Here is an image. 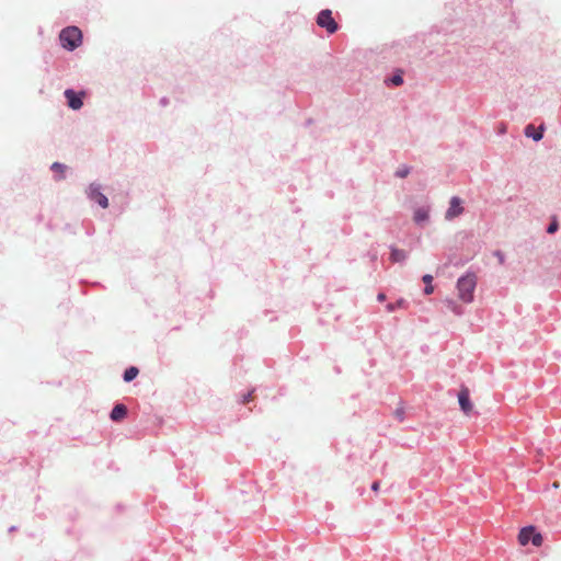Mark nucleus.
Returning a JSON list of instances; mask_svg holds the SVG:
<instances>
[{"mask_svg": "<svg viewBox=\"0 0 561 561\" xmlns=\"http://www.w3.org/2000/svg\"><path fill=\"white\" fill-rule=\"evenodd\" d=\"M518 540H519L520 545H523V546H526L529 542H531L534 546L539 547L542 543L541 535L536 533L535 528L531 526L524 527L520 530V533L518 535Z\"/></svg>", "mask_w": 561, "mask_h": 561, "instance_id": "3", "label": "nucleus"}, {"mask_svg": "<svg viewBox=\"0 0 561 561\" xmlns=\"http://www.w3.org/2000/svg\"><path fill=\"white\" fill-rule=\"evenodd\" d=\"M385 299H386V295H385L383 293H379V294L377 295V300H378V301H380V302H381V301H383Z\"/></svg>", "mask_w": 561, "mask_h": 561, "instance_id": "22", "label": "nucleus"}, {"mask_svg": "<svg viewBox=\"0 0 561 561\" xmlns=\"http://www.w3.org/2000/svg\"><path fill=\"white\" fill-rule=\"evenodd\" d=\"M250 397H251V393H248L247 396H244V402L249 401L250 400Z\"/></svg>", "mask_w": 561, "mask_h": 561, "instance_id": "24", "label": "nucleus"}, {"mask_svg": "<svg viewBox=\"0 0 561 561\" xmlns=\"http://www.w3.org/2000/svg\"><path fill=\"white\" fill-rule=\"evenodd\" d=\"M138 375V369L136 367H129L124 373V380L129 382L134 380Z\"/></svg>", "mask_w": 561, "mask_h": 561, "instance_id": "16", "label": "nucleus"}, {"mask_svg": "<svg viewBox=\"0 0 561 561\" xmlns=\"http://www.w3.org/2000/svg\"><path fill=\"white\" fill-rule=\"evenodd\" d=\"M463 211L465 208L462 206V201L457 196H453L449 201V207L445 213V219L448 221L454 220L455 218L462 215Z\"/></svg>", "mask_w": 561, "mask_h": 561, "instance_id": "6", "label": "nucleus"}, {"mask_svg": "<svg viewBox=\"0 0 561 561\" xmlns=\"http://www.w3.org/2000/svg\"><path fill=\"white\" fill-rule=\"evenodd\" d=\"M408 259V253L404 250L392 247L390 260L393 263H403Z\"/></svg>", "mask_w": 561, "mask_h": 561, "instance_id": "10", "label": "nucleus"}, {"mask_svg": "<svg viewBox=\"0 0 561 561\" xmlns=\"http://www.w3.org/2000/svg\"><path fill=\"white\" fill-rule=\"evenodd\" d=\"M495 255L497 256V259L500 260L501 263L504 262V255L502 252L497 251V252H495Z\"/></svg>", "mask_w": 561, "mask_h": 561, "instance_id": "21", "label": "nucleus"}, {"mask_svg": "<svg viewBox=\"0 0 561 561\" xmlns=\"http://www.w3.org/2000/svg\"><path fill=\"white\" fill-rule=\"evenodd\" d=\"M66 169H67L66 165L62 164V163H59V162H54L51 164V170L54 172L58 173V179L59 180L64 178V173H65Z\"/></svg>", "mask_w": 561, "mask_h": 561, "instance_id": "17", "label": "nucleus"}, {"mask_svg": "<svg viewBox=\"0 0 561 561\" xmlns=\"http://www.w3.org/2000/svg\"><path fill=\"white\" fill-rule=\"evenodd\" d=\"M477 285L478 276L474 272L467 271L459 276L455 286L458 299L463 304H472L474 301Z\"/></svg>", "mask_w": 561, "mask_h": 561, "instance_id": "1", "label": "nucleus"}, {"mask_svg": "<svg viewBox=\"0 0 561 561\" xmlns=\"http://www.w3.org/2000/svg\"><path fill=\"white\" fill-rule=\"evenodd\" d=\"M64 94L67 100V104L71 110L78 111L82 107L83 92H76L71 89H67Z\"/></svg>", "mask_w": 561, "mask_h": 561, "instance_id": "7", "label": "nucleus"}, {"mask_svg": "<svg viewBox=\"0 0 561 561\" xmlns=\"http://www.w3.org/2000/svg\"><path fill=\"white\" fill-rule=\"evenodd\" d=\"M430 206L416 207L413 211V220L419 226H424L430 221Z\"/></svg>", "mask_w": 561, "mask_h": 561, "instance_id": "8", "label": "nucleus"}, {"mask_svg": "<svg viewBox=\"0 0 561 561\" xmlns=\"http://www.w3.org/2000/svg\"><path fill=\"white\" fill-rule=\"evenodd\" d=\"M557 230H558V224L556 221L551 222L547 228L548 233H554Z\"/></svg>", "mask_w": 561, "mask_h": 561, "instance_id": "19", "label": "nucleus"}, {"mask_svg": "<svg viewBox=\"0 0 561 561\" xmlns=\"http://www.w3.org/2000/svg\"><path fill=\"white\" fill-rule=\"evenodd\" d=\"M458 402L463 413L469 414L472 411L473 407L470 401L468 389L460 390V392L458 393Z\"/></svg>", "mask_w": 561, "mask_h": 561, "instance_id": "9", "label": "nucleus"}, {"mask_svg": "<svg viewBox=\"0 0 561 561\" xmlns=\"http://www.w3.org/2000/svg\"><path fill=\"white\" fill-rule=\"evenodd\" d=\"M408 174H409V170H408V169H402V170H399V171L397 172V175H398L399 178H404V176H407Z\"/></svg>", "mask_w": 561, "mask_h": 561, "instance_id": "20", "label": "nucleus"}, {"mask_svg": "<svg viewBox=\"0 0 561 561\" xmlns=\"http://www.w3.org/2000/svg\"><path fill=\"white\" fill-rule=\"evenodd\" d=\"M371 489H373V491H378L379 490V483L378 482H374L371 484Z\"/></svg>", "mask_w": 561, "mask_h": 561, "instance_id": "23", "label": "nucleus"}, {"mask_svg": "<svg viewBox=\"0 0 561 561\" xmlns=\"http://www.w3.org/2000/svg\"><path fill=\"white\" fill-rule=\"evenodd\" d=\"M531 128H533V126H527L526 131H525L526 136L533 138L535 141L541 140L543 137V128L540 127V129L538 131L530 133Z\"/></svg>", "mask_w": 561, "mask_h": 561, "instance_id": "15", "label": "nucleus"}, {"mask_svg": "<svg viewBox=\"0 0 561 561\" xmlns=\"http://www.w3.org/2000/svg\"><path fill=\"white\" fill-rule=\"evenodd\" d=\"M88 197L98 203L102 208L108 207L107 197L101 192V185L98 183H91L87 191Z\"/></svg>", "mask_w": 561, "mask_h": 561, "instance_id": "4", "label": "nucleus"}, {"mask_svg": "<svg viewBox=\"0 0 561 561\" xmlns=\"http://www.w3.org/2000/svg\"><path fill=\"white\" fill-rule=\"evenodd\" d=\"M407 306V301L403 299V298H400L398 299L396 302H391V304H388L386 306V309L388 312H393L396 311L397 309H400V308H405Z\"/></svg>", "mask_w": 561, "mask_h": 561, "instance_id": "14", "label": "nucleus"}, {"mask_svg": "<svg viewBox=\"0 0 561 561\" xmlns=\"http://www.w3.org/2000/svg\"><path fill=\"white\" fill-rule=\"evenodd\" d=\"M126 408L123 404H117L113 408L111 412V420L119 421L126 415Z\"/></svg>", "mask_w": 561, "mask_h": 561, "instance_id": "12", "label": "nucleus"}, {"mask_svg": "<svg viewBox=\"0 0 561 561\" xmlns=\"http://www.w3.org/2000/svg\"><path fill=\"white\" fill-rule=\"evenodd\" d=\"M391 82L394 84V85H401L403 83V79L400 75H396L391 78Z\"/></svg>", "mask_w": 561, "mask_h": 561, "instance_id": "18", "label": "nucleus"}, {"mask_svg": "<svg viewBox=\"0 0 561 561\" xmlns=\"http://www.w3.org/2000/svg\"><path fill=\"white\" fill-rule=\"evenodd\" d=\"M317 23L319 26L325 28L330 34L336 32L337 24L332 18V12L329 9L322 10L318 14Z\"/></svg>", "mask_w": 561, "mask_h": 561, "instance_id": "5", "label": "nucleus"}, {"mask_svg": "<svg viewBox=\"0 0 561 561\" xmlns=\"http://www.w3.org/2000/svg\"><path fill=\"white\" fill-rule=\"evenodd\" d=\"M444 304L445 306L447 307V309L453 312L455 316H462L463 314V309L462 307L455 300V299H451V298H446L444 300Z\"/></svg>", "mask_w": 561, "mask_h": 561, "instance_id": "11", "label": "nucleus"}, {"mask_svg": "<svg viewBox=\"0 0 561 561\" xmlns=\"http://www.w3.org/2000/svg\"><path fill=\"white\" fill-rule=\"evenodd\" d=\"M59 39L65 49L72 51L81 45L82 33L77 26H68L60 32Z\"/></svg>", "mask_w": 561, "mask_h": 561, "instance_id": "2", "label": "nucleus"}, {"mask_svg": "<svg viewBox=\"0 0 561 561\" xmlns=\"http://www.w3.org/2000/svg\"><path fill=\"white\" fill-rule=\"evenodd\" d=\"M422 280L426 284L425 288H424V294L425 295H431L434 293V286L432 285V282H433V276L430 275V274H425L423 277H422Z\"/></svg>", "mask_w": 561, "mask_h": 561, "instance_id": "13", "label": "nucleus"}]
</instances>
